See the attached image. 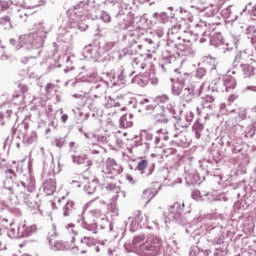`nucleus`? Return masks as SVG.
Instances as JSON below:
<instances>
[{
    "instance_id": "obj_22",
    "label": "nucleus",
    "mask_w": 256,
    "mask_h": 256,
    "mask_svg": "<svg viewBox=\"0 0 256 256\" xmlns=\"http://www.w3.org/2000/svg\"><path fill=\"white\" fill-rule=\"evenodd\" d=\"M35 3V5H41L43 3V0H31Z\"/></svg>"
},
{
    "instance_id": "obj_1",
    "label": "nucleus",
    "mask_w": 256,
    "mask_h": 256,
    "mask_svg": "<svg viewBox=\"0 0 256 256\" xmlns=\"http://www.w3.org/2000/svg\"><path fill=\"white\" fill-rule=\"evenodd\" d=\"M66 232V249H77V251H80V253L84 254L87 253V250L80 249L79 247L75 248V237H77L78 233L77 230H75V224L71 223L68 224ZM70 243V245H68Z\"/></svg>"
},
{
    "instance_id": "obj_11",
    "label": "nucleus",
    "mask_w": 256,
    "mask_h": 256,
    "mask_svg": "<svg viewBox=\"0 0 256 256\" xmlns=\"http://www.w3.org/2000/svg\"><path fill=\"white\" fill-rule=\"evenodd\" d=\"M145 241V236H136L133 241L132 244L137 246V245H141V243H143Z\"/></svg>"
},
{
    "instance_id": "obj_9",
    "label": "nucleus",
    "mask_w": 256,
    "mask_h": 256,
    "mask_svg": "<svg viewBox=\"0 0 256 256\" xmlns=\"http://www.w3.org/2000/svg\"><path fill=\"white\" fill-rule=\"evenodd\" d=\"M209 103H215V97L211 95H206L202 98V104L207 105Z\"/></svg>"
},
{
    "instance_id": "obj_5",
    "label": "nucleus",
    "mask_w": 256,
    "mask_h": 256,
    "mask_svg": "<svg viewBox=\"0 0 256 256\" xmlns=\"http://www.w3.org/2000/svg\"><path fill=\"white\" fill-rule=\"evenodd\" d=\"M223 81L227 93H229V89H235V86L237 85V83L235 82V78H233L232 76H225L223 78Z\"/></svg>"
},
{
    "instance_id": "obj_24",
    "label": "nucleus",
    "mask_w": 256,
    "mask_h": 256,
    "mask_svg": "<svg viewBox=\"0 0 256 256\" xmlns=\"http://www.w3.org/2000/svg\"><path fill=\"white\" fill-rule=\"evenodd\" d=\"M89 237L84 236L83 241H88Z\"/></svg>"
},
{
    "instance_id": "obj_26",
    "label": "nucleus",
    "mask_w": 256,
    "mask_h": 256,
    "mask_svg": "<svg viewBox=\"0 0 256 256\" xmlns=\"http://www.w3.org/2000/svg\"><path fill=\"white\" fill-rule=\"evenodd\" d=\"M67 61H71V57L70 56H68Z\"/></svg>"
},
{
    "instance_id": "obj_21",
    "label": "nucleus",
    "mask_w": 256,
    "mask_h": 256,
    "mask_svg": "<svg viewBox=\"0 0 256 256\" xmlns=\"http://www.w3.org/2000/svg\"><path fill=\"white\" fill-rule=\"evenodd\" d=\"M87 191L89 195H91L92 193H95V188L91 189V186H88Z\"/></svg>"
},
{
    "instance_id": "obj_18",
    "label": "nucleus",
    "mask_w": 256,
    "mask_h": 256,
    "mask_svg": "<svg viewBox=\"0 0 256 256\" xmlns=\"http://www.w3.org/2000/svg\"><path fill=\"white\" fill-rule=\"evenodd\" d=\"M92 213H93L96 217H101V210H92Z\"/></svg>"
},
{
    "instance_id": "obj_4",
    "label": "nucleus",
    "mask_w": 256,
    "mask_h": 256,
    "mask_svg": "<svg viewBox=\"0 0 256 256\" xmlns=\"http://www.w3.org/2000/svg\"><path fill=\"white\" fill-rule=\"evenodd\" d=\"M242 73L244 79H250V77H253V75H255V67L250 64H244L242 65Z\"/></svg>"
},
{
    "instance_id": "obj_20",
    "label": "nucleus",
    "mask_w": 256,
    "mask_h": 256,
    "mask_svg": "<svg viewBox=\"0 0 256 256\" xmlns=\"http://www.w3.org/2000/svg\"><path fill=\"white\" fill-rule=\"evenodd\" d=\"M126 179H127V181H129L130 183H135V179H133V176H131V175H127V176H126Z\"/></svg>"
},
{
    "instance_id": "obj_15",
    "label": "nucleus",
    "mask_w": 256,
    "mask_h": 256,
    "mask_svg": "<svg viewBox=\"0 0 256 256\" xmlns=\"http://www.w3.org/2000/svg\"><path fill=\"white\" fill-rule=\"evenodd\" d=\"M158 103H167L169 101V98L167 96H160L157 97Z\"/></svg>"
},
{
    "instance_id": "obj_16",
    "label": "nucleus",
    "mask_w": 256,
    "mask_h": 256,
    "mask_svg": "<svg viewBox=\"0 0 256 256\" xmlns=\"http://www.w3.org/2000/svg\"><path fill=\"white\" fill-rule=\"evenodd\" d=\"M8 237H10V239H15V237H17V235L15 234V230L13 228H10L8 230Z\"/></svg>"
},
{
    "instance_id": "obj_10",
    "label": "nucleus",
    "mask_w": 256,
    "mask_h": 256,
    "mask_svg": "<svg viewBox=\"0 0 256 256\" xmlns=\"http://www.w3.org/2000/svg\"><path fill=\"white\" fill-rule=\"evenodd\" d=\"M147 165H149L147 160H142L138 164V170L141 171V173H145V170L147 169Z\"/></svg>"
},
{
    "instance_id": "obj_27",
    "label": "nucleus",
    "mask_w": 256,
    "mask_h": 256,
    "mask_svg": "<svg viewBox=\"0 0 256 256\" xmlns=\"http://www.w3.org/2000/svg\"><path fill=\"white\" fill-rule=\"evenodd\" d=\"M2 245H3V244H1V242H0V250H1Z\"/></svg>"
},
{
    "instance_id": "obj_3",
    "label": "nucleus",
    "mask_w": 256,
    "mask_h": 256,
    "mask_svg": "<svg viewBox=\"0 0 256 256\" xmlns=\"http://www.w3.org/2000/svg\"><path fill=\"white\" fill-rule=\"evenodd\" d=\"M43 189L46 195H53L57 191V182L53 179H48L44 182Z\"/></svg>"
},
{
    "instance_id": "obj_7",
    "label": "nucleus",
    "mask_w": 256,
    "mask_h": 256,
    "mask_svg": "<svg viewBox=\"0 0 256 256\" xmlns=\"http://www.w3.org/2000/svg\"><path fill=\"white\" fill-rule=\"evenodd\" d=\"M155 197V193H153V190L147 189L143 192V199H146L147 201H151Z\"/></svg>"
},
{
    "instance_id": "obj_23",
    "label": "nucleus",
    "mask_w": 256,
    "mask_h": 256,
    "mask_svg": "<svg viewBox=\"0 0 256 256\" xmlns=\"http://www.w3.org/2000/svg\"><path fill=\"white\" fill-rule=\"evenodd\" d=\"M138 67H140V69H145L146 65L145 64H140V65H138Z\"/></svg>"
},
{
    "instance_id": "obj_13",
    "label": "nucleus",
    "mask_w": 256,
    "mask_h": 256,
    "mask_svg": "<svg viewBox=\"0 0 256 256\" xmlns=\"http://www.w3.org/2000/svg\"><path fill=\"white\" fill-rule=\"evenodd\" d=\"M101 20L104 23H111V16L108 13L103 12L102 15H101Z\"/></svg>"
},
{
    "instance_id": "obj_2",
    "label": "nucleus",
    "mask_w": 256,
    "mask_h": 256,
    "mask_svg": "<svg viewBox=\"0 0 256 256\" xmlns=\"http://www.w3.org/2000/svg\"><path fill=\"white\" fill-rule=\"evenodd\" d=\"M161 247V239L157 236H149L144 244L140 245L142 253H148L149 251H158Z\"/></svg>"
},
{
    "instance_id": "obj_25",
    "label": "nucleus",
    "mask_w": 256,
    "mask_h": 256,
    "mask_svg": "<svg viewBox=\"0 0 256 256\" xmlns=\"http://www.w3.org/2000/svg\"><path fill=\"white\" fill-rule=\"evenodd\" d=\"M46 89L48 90V89H51V84H48L47 86H46Z\"/></svg>"
},
{
    "instance_id": "obj_19",
    "label": "nucleus",
    "mask_w": 256,
    "mask_h": 256,
    "mask_svg": "<svg viewBox=\"0 0 256 256\" xmlns=\"http://www.w3.org/2000/svg\"><path fill=\"white\" fill-rule=\"evenodd\" d=\"M69 119V116L67 114L62 115L61 120L64 123H67V120Z\"/></svg>"
},
{
    "instance_id": "obj_12",
    "label": "nucleus",
    "mask_w": 256,
    "mask_h": 256,
    "mask_svg": "<svg viewBox=\"0 0 256 256\" xmlns=\"http://www.w3.org/2000/svg\"><path fill=\"white\" fill-rule=\"evenodd\" d=\"M141 47V45H132L129 47L128 53H130V55H137V49H141Z\"/></svg>"
},
{
    "instance_id": "obj_17",
    "label": "nucleus",
    "mask_w": 256,
    "mask_h": 256,
    "mask_svg": "<svg viewBox=\"0 0 256 256\" xmlns=\"http://www.w3.org/2000/svg\"><path fill=\"white\" fill-rule=\"evenodd\" d=\"M235 99H237V97L235 95H233V94L228 97V101L230 103H233L235 101Z\"/></svg>"
},
{
    "instance_id": "obj_6",
    "label": "nucleus",
    "mask_w": 256,
    "mask_h": 256,
    "mask_svg": "<svg viewBox=\"0 0 256 256\" xmlns=\"http://www.w3.org/2000/svg\"><path fill=\"white\" fill-rule=\"evenodd\" d=\"M62 211H63L64 217H69V215H71V212L75 211V202L68 201L62 208Z\"/></svg>"
},
{
    "instance_id": "obj_14",
    "label": "nucleus",
    "mask_w": 256,
    "mask_h": 256,
    "mask_svg": "<svg viewBox=\"0 0 256 256\" xmlns=\"http://www.w3.org/2000/svg\"><path fill=\"white\" fill-rule=\"evenodd\" d=\"M7 9H9V4L6 2H0V13L7 11Z\"/></svg>"
},
{
    "instance_id": "obj_8",
    "label": "nucleus",
    "mask_w": 256,
    "mask_h": 256,
    "mask_svg": "<svg viewBox=\"0 0 256 256\" xmlns=\"http://www.w3.org/2000/svg\"><path fill=\"white\" fill-rule=\"evenodd\" d=\"M105 107L106 109H113V107H119V103H115L113 98H108Z\"/></svg>"
}]
</instances>
